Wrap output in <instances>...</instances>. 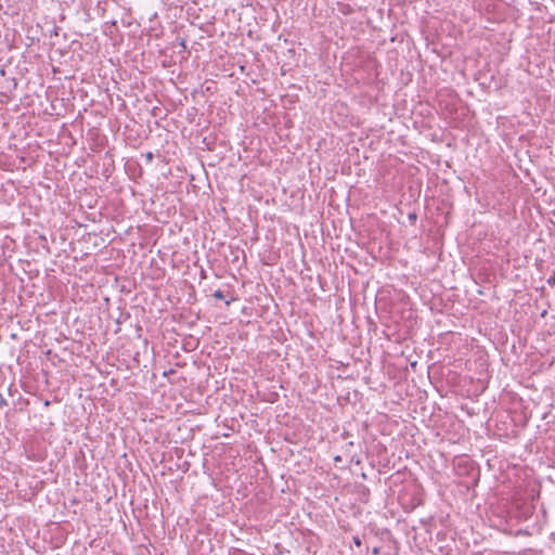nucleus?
<instances>
[{
    "instance_id": "nucleus-4",
    "label": "nucleus",
    "mask_w": 555,
    "mask_h": 555,
    "mask_svg": "<svg viewBox=\"0 0 555 555\" xmlns=\"http://www.w3.org/2000/svg\"><path fill=\"white\" fill-rule=\"evenodd\" d=\"M334 461H335V462H341V456H340V455L335 456V457H334Z\"/></svg>"
},
{
    "instance_id": "nucleus-6",
    "label": "nucleus",
    "mask_w": 555,
    "mask_h": 555,
    "mask_svg": "<svg viewBox=\"0 0 555 555\" xmlns=\"http://www.w3.org/2000/svg\"><path fill=\"white\" fill-rule=\"evenodd\" d=\"M152 157H153L152 153H149L147 158L152 159Z\"/></svg>"
},
{
    "instance_id": "nucleus-3",
    "label": "nucleus",
    "mask_w": 555,
    "mask_h": 555,
    "mask_svg": "<svg viewBox=\"0 0 555 555\" xmlns=\"http://www.w3.org/2000/svg\"><path fill=\"white\" fill-rule=\"evenodd\" d=\"M0 404H7V401L2 395H0Z\"/></svg>"
},
{
    "instance_id": "nucleus-5",
    "label": "nucleus",
    "mask_w": 555,
    "mask_h": 555,
    "mask_svg": "<svg viewBox=\"0 0 555 555\" xmlns=\"http://www.w3.org/2000/svg\"><path fill=\"white\" fill-rule=\"evenodd\" d=\"M180 44H181V47H183L185 49V41L184 40H182Z\"/></svg>"
},
{
    "instance_id": "nucleus-7",
    "label": "nucleus",
    "mask_w": 555,
    "mask_h": 555,
    "mask_svg": "<svg viewBox=\"0 0 555 555\" xmlns=\"http://www.w3.org/2000/svg\"><path fill=\"white\" fill-rule=\"evenodd\" d=\"M356 544L360 545V540L359 539H356Z\"/></svg>"
},
{
    "instance_id": "nucleus-2",
    "label": "nucleus",
    "mask_w": 555,
    "mask_h": 555,
    "mask_svg": "<svg viewBox=\"0 0 555 555\" xmlns=\"http://www.w3.org/2000/svg\"><path fill=\"white\" fill-rule=\"evenodd\" d=\"M409 219L410 220H416V215L415 214H409Z\"/></svg>"
},
{
    "instance_id": "nucleus-1",
    "label": "nucleus",
    "mask_w": 555,
    "mask_h": 555,
    "mask_svg": "<svg viewBox=\"0 0 555 555\" xmlns=\"http://www.w3.org/2000/svg\"><path fill=\"white\" fill-rule=\"evenodd\" d=\"M212 296L217 299H223L224 298V295H223V292L221 289H217L214 292Z\"/></svg>"
}]
</instances>
